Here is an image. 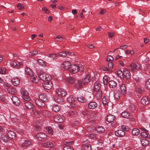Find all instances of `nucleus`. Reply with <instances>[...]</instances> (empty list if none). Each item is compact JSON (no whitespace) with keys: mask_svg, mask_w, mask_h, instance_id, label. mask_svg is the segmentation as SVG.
I'll return each mask as SVG.
<instances>
[{"mask_svg":"<svg viewBox=\"0 0 150 150\" xmlns=\"http://www.w3.org/2000/svg\"><path fill=\"white\" fill-rule=\"evenodd\" d=\"M42 86L45 89L48 90L52 88V84L50 80L44 81L42 83Z\"/></svg>","mask_w":150,"mask_h":150,"instance_id":"1","label":"nucleus"},{"mask_svg":"<svg viewBox=\"0 0 150 150\" xmlns=\"http://www.w3.org/2000/svg\"><path fill=\"white\" fill-rule=\"evenodd\" d=\"M71 64L70 62L68 61H66L64 62V63L62 64L61 65V68L63 70H69L70 67L71 66Z\"/></svg>","mask_w":150,"mask_h":150,"instance_id":"2","label":"nucleus"},{"mask_svg":"<svg viewBox=\"0 0 150 150\" xmlns=\"http://www.w3.org/2000/svg\"><path fill=\"white\" fill-rule=\"evenodd\" d=\"M48 75L46 74L45 73H41L39 75V77L40 79L45 81L50 79V78L48 77Z\"/></svg>","mask_w":150,"mask_h":150,"instance_id":"3","label":"nucleus"},{"mask_svg":"<svg viewBox=\"0 0 150 150\" xmlns=\"http://www.w3.org/2000/svg\"><path fill=\"white\" fill-rule=\"evenodd\" d=\"M25 71L26 74L30 76L31 77V79H33L35 81V78L33 77V72L28 67H26L25 68Z\"/></svg>","mask_w":150,"mask_h":150,"instance_id":"4","label":"nucleus"},{"mask_svg":"<svg viewBox=\"0 0 150 150\" xmlns=\"http://www.w3.org/2000/svg\"><path fill=\"white\" fill-rule=\"evenodd\" d=\"M64 117L60 115H55L54 118V121L57 123H61L64 121Z\"/></svg>","mask_w":150,"mask_h":150,"instance_id":"5","label":"nucleus"},{"mask_svg":"<svg viewBox=\"0 0 150 150\" xmlns=\"http://www.w3.org/2000/svg\"><path fill=\"white\" fill-rule=\"evenodd\" d=\"M36 136L38 138V140L40 141H42L45 139L47 137V135L44 133L40 132L38 133Z\"/></svg>","mask_w":150,"mask_h":150,"instance_id":"6","label":"nucleus"},{"mask_svg":"<svg viewBox=\"0 0 150 150\" xmlns=\"http://www.w3.org/2000/svg\"><path fill=\"white\" fill-rule=\"evenodd\" d=\"M11 100L14 105L18 106L20 104V100L17 97L14 96H13L11 98Z\"/></svg>","mask_w":150,"mask_h":150,"instance_id":"7","label":"nucleus"},{"mask_svg":"<svg viewBox=\"0 0 150 150\" xmlns=\"http://www.w3.org/2000/svg\"><path fill=\"white\" fill-rule=\"evenodd\" d=\"M84 84L81 80H78L77 82L75 83L74 86V88H76L78 90L80 89L83 86Z\"/></svg>","mask_w":150,"mask_h":150,"instance_id":"8","label":"nucleus"},{"mask_svg":"<svg viewBox=\"0 0 150 150\" xmlns=\"http://www.w3.org/2000/svg\"><path fill=\"white\" fill-rule=\"evenodd\" d=\"M73 142V141L66 142V144H65L67 145V146L64 147L63 150H73L72 147L69 146L70 145L72 144Z\"/></svg>","mask_w":150,"mask_h":150,"instance_id":"9","label":"nucleus"},{"mask_svg":"<svg viewBox=\"0 0 150 150\" xmlns=\"http://www.w3.org/2000/svg\"><path fill=\"white\" fill-rule=\"evenodd\" d=\"M79 67L76 64H74L73 67L69 69V71L72 73L74 74L76 73L79 71Z\"/></svg>","mask_w":150,"mask_h":150,"instance_id":"10","label":"nucleus"},{"mask_svg":"<svg viewBox=\"0 0 150 150\" xmlns=\"http://www.w3.org/2000/svg\"><path fill=\"white\" fill-rule=\"evenodd\" d=\"M101 88V85L99 81H96L94 83L93 90L97 92Z\"/></svg>","mask_w":150,"mask_h":150,"instance_id":"11","label":"nucleus"},{"mask_svg":"<svg viewBox=\"0 0 150 150\" xmlns=\"http://www.w3.org/2000/svg\"><path fill=\"white\" fill-rule=\"evenodd\" d=\"M123 75L127 79H130L131 76L130 71L127 69L125 68L123 71Z\"/></svg>","mask_w":150,"mask_h":150,"instance_id":"12","label":"nucleus"},{"mask_svg":"<svg viewBox=\"0 0 150 150\" xmlns=\"http://www.w3.org/2000/svg\"><path fill=\"white\" fill-rule=\"evenodd\" d=\"M115 135L118 137H123L125 134V132L122 130H119L115 132Z\"/></svg>","mask_w":150,"mask_h":150,"instance_id":"13","label":"nucleus"},{"mask_svg":"<svg viewBox=\"0 0 150 150\" xmlns=\"http://www.w3.org/2000/svg\"><path fill=\"white\" fill-rule=\"evenodd\" d=\"M57 93L59 95H61L62 96H65L67 94V92L65 91L61 88H59L56 90Z\"/></svg>","mask_w":150,"mask_h":150,"instance_id":"14","label":"nucleus"},{"mask_svg":"<svg viewBox=\"0 0 150 150\" xmlns=\"http://www.w3.org/2000/svg\"><path fill=\"white\" fill-rule=\"evenodd\" d=\"M8 135L9 138L12 140H14L16 138V134L13 131H9L8 133Z\"/></svg>","mask_w":150,"mask_h":150,"instance_id":"15","label":"nucleus"},{"mask_svg":"<svg viewBox=\"0 0 150 150\" xmlns=\"http://www.w3.org/2000/svg\"><path fill=\"white\" fill-rule=\"evenodd\" d=\"M90 76L88 74L85 76L83 79H82V81L83 84L84 85L88 83L90 81Z\"/></svg>","mask_w":150,"mask_h":150,"instance_id":"16","label":"nucleus"},{"mask_svg":"<svg viewBox=\"0 0 150 150\" xmlns=\"http://www.w3.org/2000/svg\"><path fill=\"white\" fill-rule=\"evenodd\" d=\"M11 81L12 84L14 86H17L20 83V80L17 78L12 79Z\"/></svg>","mask_w":150,"mask_h":150,"instance_id":"17","label":"nucleus"},{"mask_svg":"<svg viewBox=\"0 0 150 150\" xmlns=\"http://www.w3.org/2000/svg\"><path fill=\"white\" fill-rule=\"evenodd\" d=\"M39 98L43 102H47L48 101V99L47 98L46 95L44 93L40 94L39 96Z\"/></svg>","mask_w":150,"mask_h":150,"instance_id":"18","label":"nucleus"},{"mask_svg":"<svg viewBox=\"0 0 150 150\" xmlns=\"http://www.w3.org/2000/svg\"><path fill=\"white\" fill-rule=\"evenodd\" d=\"M43 100L40 99V100H37L35 101V103L38 106L40 107H44L45 106V104Z\"/></svg>","mask_w":150,"mask_h":150,"instance_id":"19","label":"nucleus"},{"mask_svg":"<svg viewBox=\"0 0 150 150\" xmlns=\"http://www.w3.org/2000/svg\"><path fill=\"white\" fill-rule=\"evenodd\" d=\"M142 103L144 105H146L149 103V98L146 97H144L142 98L141 100Z\"/></svg>","mask_w":150,"mask_h":150,"instance_id":"20","label":"nucleus"},{"mask_svg":"<svg viewBox=\"0 0 150 150\" xmlns=\"http://www.w3.org/2000/svg\"><path fill=\"white\" fill-rule=\"evenodd\" d=\"M25 105L26 108L28 109H31L33 108L34 106L33 103L29 101L26 102L25 103Z\"/></svg>","mask_w":150,"mask_h":150,"instance_id":"21","label":"nucleus"},{"mask_svg":"<svg viewBox=\"0 0 150 150\" xmlns=\"http://www.w3.org/2000/svg\"><path fill=\"white\" fill-rule=\"evenodd\" d=\"M115 117L112 115H110L108 116L107 117V120L109 122H113L115 119Z\"/></svg>","mask_w":150,"mask_h":150,"instance_id":"22","label":"nucleus"},{"mask_svg":"<svg viewBox=\"0 0 150 150\" xmlns=\"http://www.w3.org/2000/svg\"><path fill=\"white\" fill-rule=\"evenodd\" d=\"M108 83L110 87L112 88H115L117 86L116 83L113 81H109Z\"/></svg>","mask_w":150,"mask_h":150,"instance_id":"23","label":"nucleus"},{"mask_svg":"<svg viewBox=\"0 0 150 150\" xmlns=\"http://www.w3.org/2000/svg\"><path fill=\"white\" fill-rule=\"evenodd\" d=\"M97 106V104L94 102H90L89 103L88 105V107L90 109H94Z\"/></svg>","mask_w":150,"mask_h":150,"instance_id":"24","label":"nucleus"},{"mask_svg":"<svg viewBox=\"0 0 150 150\" xmlns=\"http://www.w3.org/2000/svg\"><path fill=\"white\" fill-rule=\"evenodd\" d=\"M141 143L144 146H146L149 145V141L146 139H143L141 140Z\"/></svg>","mask_w":150,"mask_h":150,"instance_id":"25","label":"nucleus"},{"mask_svg":"<svg viewBox=\"0 0 150 150\" xmlns=\"http://www.w3.org/2000/svg\"><path fill=\"white\" fill-rule=\"evenodd\" d=\"M54 100L58 103H62L63 102L64 99L62 97L60 96L57 97L55 96L54 97Z\"/></svg>","mask_w":150,"mask_h":150,"instance_id":"26","label":"nucleus"},{"mask_svg":"<svg viewBox=\"0 0 150 150\" xmlns=\"http://www.w3.org/2000/svg\"><path fill=\"white\" fill-rule=\"evenodd\" d=\"M102 91L99 90L97 91L95 95V97L97 99H100L102 97Z\"/></svg>","mask_w":150,"mask_h":150,"instance_id":"27","label":"nucleus"},{"mask_svg":"<svg viewBox=\"0 0 150 150\" xmlns=\"http://www.w3.org/2000/svg\"><path fill=\"white\" fill-rule=\"evenodd\" d=\"M120 89L121 92V93L123 94H125L126 93V89L125 86L124 84H121L120 87Z\"/></svg>","mask_w":150,"mask_h":150,"instance_id":"28","label":"nucleus"},{"mask_svg":"<svg viewBox=\"0 0 150 150\" xmlns=\"http://www.w3.org/2000/svg\"><path fill=\"white\" fill-rule=\"evenodd\" d=\"M1 138L2 140L5 142H8L9 140L7 135L4 134H2L1 136Z\"/></svg>","mask_w":150,"mask_h":150,"instance_id":"29","label":"nucleus"},{"mask_svg":"<svg viewBox=\"0 0 150 150\" xmlns=\"http://www.w3.org/2000/svg\"><path fill=\"white\" fill-rule=\"evenodd\" d=\"M42 145L43 146H44L45 147H47V148H51L53 146V144L52 143L50 142L45 143H44L42 144Z\"/></svg>","mask_w":150,"mask_h":150,"instance_id":"30","label":"nucleus"},{"mask_svg":"<svg viewBox=\"0 0 150 150\" xmlns=\"http://www.w3.org/2000/svg\"><path fill=\"white\" fill-rule=\"evenodd\" d=\"M31 144V143L30 141H29L28 140H26L24 141L23 144L22 145V146L23 147H26L29 146V145H30Z\"/></svg>","mask_w":150,"mask_h":150,"instance_id":"31","label":"nucleus"},{"mask_svg":"<svg viewBox=\"0 0 150 150\" xmlns=\"http://www.w3.org/2000/svg\"><path fill=\"white\" fill-rule=\"evenodd\" d=\"M75 79L73 77H69L67 78L66 79V81L69 83L72 84L73 83Z\"/></svg>","mask_w":150,"mask_h":150,"instance_id":"32","label":"nucleus"},{"mask_svg":"<svg viewBox=\"0 0 150 150\" xmlns=\"http://www.w3.org/2000/svg\"><path fill=\"white\" fill-rule=\"evenodd\" d=\"M68 102L69 103H73L76 100V98H74L72 96H70L67 98Z\"/></svg>","mask_w":150,"mask_h":150,"instance_id":"33","label":"nucleus"},{"mask_svg":"<svg viewBox=\"0 0 150 150\" xmlns=\"http://www.w3.org/2000/svg\"><path fill=\"white\" fill-rule=\"evenodd\" d=\"M11 65L14 68H18V61H13L11 62Z\"/></svg>","mask_w":150,"mask_h":150,"instance_id":"34","label":"nucleus"},{"mask_svg":"<svg viewBox=\"0 0 150 150\" xmlns=\"http://www.w3.org/2000/svg\"><path fill=\"white\" fill-rule=\"evenodd\" d=\"M132 133L134 135H138L140 133L139 130L137 128H134L132 130Z\"/></svg>","mask_w":150,"mask_h":150,"instance_id":"35","label":"nucleus"},{"mask_svg":"<svg viewBox=\"0 0 150 150\" xmlns=\"http://www.w3.org/2000/svg\"><path fill=\"white\" fill-rule=\"evenodd\" d=\"M109 77L108 76L105 75L103 79V82L105 85H107L108 83Z\"/></svg>","mask_w":150,"mask_h":150,"instance_id":"36","label":"nucleus"},{"mask_svg":"<svg viewBox=\"0 0 150 150\" xmlns=\"http://www.w3.org/2000/svg\"><path fill=\"white\" fill-rule=\"evenodd\" d=\"M129 67L131 68V70H133V69H137L139 68V67H138L137 64L132 63L129 66Z\"/></svg>","mask_w":150,"mask_h":150,"instance_id":"37","label":"nucleus"},{"mask_svg":"<svg viewBox=\"0 0 150 150\" xmlns=\"http://www.w3.org/2000/svg\"><path fill=\"white\" fill-rule=\"evenodd\" d=\"M122 116L125 118H128L129 116V114L127 112L125 111L122 113Z\"/></svg>","mask_w":150,"mask_h":150,"instance_id":"38","label":"nucleus"},{"mask_svg":"<svg viewBox=\"0 0 150 150\" xmlns=\"http://www.w3.org/2000/svg\"><path fill=\"white\" fill-rule=\"evenodd\" d=\"M77 100L78 101L81 102H85L86 101V98L82 96H80L79 97H77Z\"/></svg>","mask_w":150,"mask_h":150,"instance_id":"39","label":"nucleus"},{"mask_svg":"<svg viewBox=\"0 0 150 150\" xmlns=\"http://www.w3.org/2000/svg\"><path fill=\"white\" fill-rule=\"evenodd\" d=\"M82 147H83L84 146H90L89 141L88 140H85L82 142Z\"/></svg>","mask_w":150,"mask_h":150,"instance_id":"40","label":"nucleus"},{"mask_svg":"<svg viewBox=\"0 0 150 150\" xmlns=\"http://www.w3.org/2000/svg\"><path fill=\"white\" fill-rule=\"evenodd\" d=\"M98 115V113L96 112H93L91 113L90 115L89 116L90 117L89 119H93V118L95 117L96 116H97Z\"/></svg>","mask_w":150,"mask_h":150,"instance_id":"41","label":"nucleus"},{"mask_svg":"<svg viewBox=\"0 0 150 150\" xmlns=\"http://www.w3.org/2000/svg\"><path fill=\"white\" fill-rule=\"evenodd\" d=\"M146 87L149 90H150V79H149L146 81Z\"/></svg>","mask_w":150,"mask_h":150,"instance_id":"42","label":"nucleus"},{"mask_svg":"<svg viewBox=\"0 0 150 150\" xmlns=\"http://www.w3.org/2000/svg\"><path fill=\"white\" fill-rule=\"evenodd\" d=\"M97 130L98 132L99 133H102L104 132L105 129L103 127L101 126H100L98 127V129H97Z\"/></svg>","mask_w":150,"mask_h":150,"instance_id":"43","label":"nucleus"},{"mask_svg":"<svg viewBox=\"0 0 150 150\" xmlns=\"http://www.w3.org/2000/svg\"><path fill=\"white\" fill-rule=\"evenodd\" d=\"M52 109L54 111L57 112L59 110L60 108L57 105H55L54 106H53Z\"/></svg>","mask_w":150,"mask_h":150,"instance_id":"44","label":"nucleus"},{"mask_svg":"<svg viewBox=\"0 0 150 150\" xmlns=\"http://www.w3.org/2000/svg\"><path fill=\"white\" fill-rule=\"evenodd\" d=\"M64 39V38L61 37L60 35H59L57 36L55 38L54 40L57 41L61 42Z\"/></svg>","mask_w":150,"mask_h":150,"instance_id":"45","label":"nucleus"},{"mask_svg":"<svg viewBox=\"0 0 150 150\" xmlns=\"http://www.w3.org/2000/svg\"><path fill=\"white\" fill-rule=\"evenodd\" d=\"M17 7L19 10H22L25 8L24 6L21 4L19 3L17 5Z\"/></svg>","mask_w":150,"mask_h":150,"instance_id":"46","label":"nucleus"},{"mask_svg":"<svg viewBox=\"0 0 150 150\" xmlns=\"http://www.w3.org/2000/svg\"><path fill=\"white\" fill-rule=\"evenodd\" d=\"M136 91L138 93L141 94L144 92V90L141 88H136Z\"/></svg>","mask_w":150,"mask_h":150,"instance_id":"47","label":"nucleus"},{"mask_svg":"<svg viewBox=\"0 0 150 150\" xmlns=\"http://www.w3.org/2000/svg\"><path fill=\"white\" fill-rule=\"evenodd\" d=\"M8 92L12 95H14L16 93V91L15 89L12 88L9 90Z\"/></svg>","mask_w":150,"mask_h":150,"instance_id":"48","label":"nucleus"},{"mask_svg":"<svg viewBox=\"0 0 150 150\" xmlns=\"http://www.w3.org/2000/svg\"><path fill=\"white\" fill-rule=\"evenodd\" d=\"M59 55L61 57H65L67 56L66 51H63L62 52H60L58 53Z\"/></svg>","mask_w":150,"mask_h":150,"instance_id":"49","label":"nucleus"},{"mask_svg":"<svg viewBox=\"0 0 150 150\" xmlns=\"http://www.w3.org/2000/svg\"><path fill=\"white\" fill-rule=\"evenodd\" d=\"M88 137L89 138H91V139H97V135L93 133H92L91 134H90L89 136H88Z\"/></svg>","mask_w":150,"mask_h":150,"instance_id":"50","label":"nucleus"},{"mask_svg":"<svg viewBox=\"0 0 150 150\" xmlns=\"http://www.w3.org/2000/svg\"><path fill=\"white\" fill-rule=\"evenodd\" d=\"M106 59L107 62H109L113 60L114 59L111 55H108L106 57Z\"/></svg>","mask_w":150,"mask_h":150,"instance_id":"51","label":"nucleus"},{"mask_svg":"<svg viewBox=\"0 0 150 150\" xmlns=\"http://www.w3.org/2000/svg\"><path fill=\"white\" fill-rule=\"evenodd\" d=\"M100 69L101 70L104 71H108L110 70L109 69L104 65L101 66L100 67Z\"/></svg>","mask_w":150,"mask_h":150,"instance_id":"52","label":"nucleus"},{"mask_svg":"<svg viewBox=\"0 0 150 150\" xmlns=\"http://www.w3.org/2000/svg\"><path fill=\"white\" fill-rule=\"evenodd\" d=\"M120 93L118 92H116L114 95L115 98L116 100L119 99L120 97Z\"/></svg>","mask_w":150,"mask_h":150,"instance_id":"53","label":"nucleus"},{"mask_svg":"<svg viewBox=\"0 0 150 150\" xmlns=\"http://www.w3.org/2000/svg\"><path fill=\"white\" fill-rule=\"evenodd\" d=\"M117 74L118 76L122 78V77L123 76V72H122L120 70H118L117 71Z\"/></svg>","mask_w":150,"mask_h":150,"instance_id":"54","label":"nucleus"},{"mask_svg":"<svg viewBox=\"0 0 150 150\" xmlns=\"http://www.w3.org/2000/svg\"><path fill=\"white\" fill-rule=\"evenodd\" d=\"M108 37L110 38H112L115 35V33L111 31L110 32H108Z\"/></svg>","mask_w":150,"mask_h":150,"instance_id":"55","label":"nucleus"},{"mask_svg":"<svg viewBox=\"0 0 150 150\" xmlns=\"http://www.w3.org/2000/svg\"><path fill=\"white\" fill-rule=\"evenodd\" d=\"M42 9L43 12L46 14H49L50 13L49 10L45 7L42 8Z\"/></svg>","mask_w":150,"mask_h":150,"instance_id":"56","label":"nucleus"},{"mask_svg":"<svg viewBox=\"0 0 150 150\" xmlns=\"http://www.w3.org/2000/svg\"><path fill=\"white\" fill-rule=\"evenodd\" d=\"M125 53L127 54H130L131 55H133L134 53V51L133 50L130 51L127 50L125 51Z\"/></svg>","mask_w":150,"mask_h":150,"instance_id":"57","label":"nucleus"},{"mask_svg":"<svg viewBox=\"0 0 150 150\" xmlns=\"http://www.w3.org/2000/svg\"><path fill=\"white\" fill-rule=\"evenodd\" d=\"M37 61L40 65H42L43 64H44L45 65H46V62H45L42 59H37Z\"/></svg>","mask_w":150,"mask_h":150,"instance_id":"58","label":"nucleus"},{"mask_svg":"<svg viewBox=\"0 0 150 150\" xmlns=\"http://www.w3.org/2000/svg\"><path fill=\"white\" fill-rule=\"evenodd\" d=\"M6 69L4 67L0 68V73L2 74H4L5 73Z\"/></svg>","mask_w":150,"mask_h":150,"instance_id":"59","label":"nucleus"},{"mask_svg":"<svg viewBox=\"0 0 150 150\" xmlns=\"http://www.w3.org/2000/svg\"><path fill=\"white\" fill-rule=\"evenodd\" d=\"M83 149L84 150H91V146H84L82 147Z\"/></svg>","mask_w":150,"mask_h":150,"instance_id":"60","label":"nucleus"},{"mask_svg":"<svg viewBox=\"0 0 150 150\" xmlns=\"http://www.w3.org/2000/svg\"><path fill=\"white\" fill-rule=\"evenodd\" d=\"M48 57H50L54 59L56 57H58V55L55 54H49Z\"/></svg>","mask_w":150,"mask_h":150,"instance_id":"61","label":"nucleus"},{"mask_svg":"<svg viewBox=\"0 0 150 150\" xmlns=\"http://www.w3.org/2000/svg\"><path fill=\"white\" fill-rule=\"evenodd\" d=\"M122 129L123 130L125 131H128L129 130L128 127L127 126L123 125L121 126Z\"/></svg>","mask_w":150,"mask_h":150,"instance_id":"62","label":"nucleus"},{"mask_svg":"<svg viewBox=\"0 0 150 150\" xmlns=\"http://www.w3.org/2000/svg\"><path fill=\"white\" fill-rule=\"evenodd\" d=\"M23 98L25 100L28 101L30 100V98L28 96H23Z\"/></svg>","mask_w":150,"mask_h":150,"instance_id":"63","label":"nucleus"},{"mask_svg":"<svg viewBox=\"0 0 150 150\" xmlns=\"http://www.w3.org/2000/svg\"><path fill=\"white\" fill-rule=\"evenodd\" d=\"M36 129L39 131H40L41 129V125L40 124L36 125L35 126Z\"/></svg>","mask_w":150,"mask_h":150,"instance_id":"64","label":"nucleus"}]
</instances>
